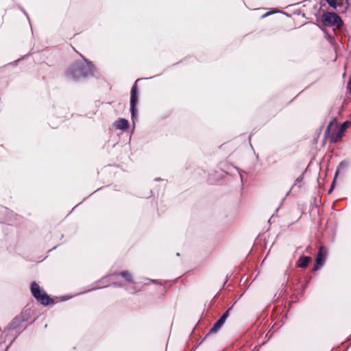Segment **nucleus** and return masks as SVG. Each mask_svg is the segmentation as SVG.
<instances>
[{
	"label": "nucleus",
	"instance_id": "obj_1",
	"mask_svg": "<svg viewBox=\"0 0 351 351\" xmlns=\"http://www.w3.org/2000/svg\"><path fill=\"white\" fill-rule=\"evenodd\" d=\"M94 65L91 62L85 60L84 62L77 61L72 64L65 72L66 78L76 81L80 78H86L93 75Z\"/></svg>",
	"mask_w": 351,
	"mask_h": 351
},
{
	"label": "nucleus",
	"instance_id": "obj_2",
	"mask_svg": "<svg viewBox=\"0 0 351 351\" xmlns=\"http://www.w3.org/2000/svg\"><path fill=\"white\" fill-rule=\"evenodd\" d=\"M30 291L34 298L42 305L47 306L53 303V300L43 289L36 282H32L30 285Z\"/></svg>",
	"mask_w": 351,
	"mask_h": 351
},
{
	"label": "nucleus",
	"instance_id": "obj_3",
	"mask_svg": "<svg viewBox=\"0 0 351 351\" xmlns=\"http://www.w3.org/2000/svg\"><path fill=\"white\" fill-rule=\"evenodd\" d=\"M153 77H145V78H139L136 80L134 84H133L131 92H130V112L132 118H134L136 114H137V109L136 108L138 102V86H137V82L139 80H148L151 79Z\"/></svg>",
	"mask_w": 351,
	"mask_h": 351
},
{
	"label": "nucleus",
	"instance_id": "obj_4",
	"mask_svg": "<svg viewBox=\"0 0 351 351\" xmlns=\"http://www.w3.org/2000/svg\"><path fill=\"white\" fill-rule=\"evenodd\" d=\"M324 25L332 27L337 25L340 27L343 23L340 16L335 12H326L322 14V17Z\"/></svg>",
	"mask_w": 351,
	"mask_h": 351
},
{
	"label": "nucleus",
	"instance_id": "obj_5",
	"mask_svg": "<svg viewBox=\"0 0 351 351\" xmlns=\"http://www.w3.org/2000/svg\"><path fill=\"white\" fill-rule=\"evenodd\" d=\"M351 125V121L346 120L343 122L337 132L332 133L330 140L332 143H337L339 141L345 134L346 130Z\"/></svg>",
	"mask_w": 351,
	"mask_h": 351
},
{
	"label": "nucleus",
	"instance_id": "obj_6",
	"mask_svg": "<svg viewBox=\"0 0 351 351\" xmlns=\"http://www.w3.org/2000/svg\"><path fill=\"white\" fill-rule=\"evenodd\" d=\"M327 256V250L325 247L321 246L319 248L316 259L315 265L313 267V271L319 270L325 263Z\"/></svg>",
	"mask_w": 351,
	"mask_h": 351
},
{
	"label": "nucleus",
	"instance_id": "obj_7",
	"mask_svg": "<svg viewBox=\"0 0 351 351\" xmlns=\"http://www.w3.org/2000/svg\"><path fill=\"white\" fill-rule=\"evenodd\" d=\"M224 324V322H222L220 319H218L213 325L211 328L209 330V332L206 335V336L202 339V342L204 341L205 339L210 335L217 333L221 328Z\"/></svg>",
	"mask_w": 351,
	"mask_h": 351
},
{
	"label": "nucleus",
	"instance_id": "obj_8",
	"mask_svg": "<svg viewBox=\"0 0 351 351\" xmlns=\"http://www.w3.org/2000/svg\"><path fill=\"white\" fill-rule=\"evenodd\" d=\"M113 125L116 129L124 131L128 128L129 122L124 118H119L114 122Z\"/></svg>",
	"mask_w": 351,
	"mask_h": 351
},
{
	"label": "nucleus",
	"instance_id": "obj_9",
	"mask_svg": "<svg viewBox=\"0 0 351 351\" xmlns=\"http://www.w3.org/2000/svg\"><path fill=\"white\" fill-rule=\"evenodd\" d=\"M311 262L310 256L302 255L296 262V266L300 268L306 269Z\"/></svg>",
	"mask_w": 351,
	"mask_h": 351
},
{
	"label": "nucleus",
	"instance_id": "obj_10",
	"mask_svg": "<svg viewBox=\"0 0 351 351\" xmlns=\"http://www.w3.org/2000/svg\"><path fill=\"white\" fill-rule=\"evenodd\" d=\"M23 323L22 320H21L20 317L16 316L12 321V322L8 325V329L10 330H13L18 328L21 324Z\"/></svg>",
	"mask_w": 351,
	"mask_h": 351
},
{
	"label": "nucleus",
	"instance_id": "obj_11",
	"mask_svg": "<svg viewBox=\"0 0 351 351\" xmlns=\"http://www.w3.org/2000/svg\"><path fill=\"white\" fill-rule=\"evenodd\" d=\"M327 3L333 9H337L339 8V11L341 12L342 8H343V3L339 2V0H325Z\"/></svg>",
	"mask_w": 351,
	"mask_h": 351
},
{
	"label": "nucleus",
	"instance_id": "obj_12",
	"mask_svg": "<svg viewBox=\"0 0 351 351\" xmlns=\"http://www.w3.org/2000/svg\"><path fill=\"white\" fill-rule=\"evenodd\" d=\"M304 173L303 172L300 176H298L295 180V182L293 184V185L292 186L291 189L287 193V195H288L291 191V190L293 189L295 186L298 187V190L300 189V188L302 187V182L304 180Z\"/></svg>",
	"mask_w": 351,
	"mask_h": 351
},
{
	"label": "nucleus",
	"instance_id": "obj_13",
	"mask_svg": "<svg viewBox=\"0 0 351 351\" xmlns=\"http://www.w3.org/2000/svg\"><path fill=\"white\" fill-rule=\"evenodd\" d=\"M119 275L122 278H123L126 282H128L129 283H132V284L134 283L133 276L130 271H128L127 270L122 271L119 273Z\"/></svg>",
	"mask_w": 351,
	"mask_h": 351
},
{
	"label": "nucleus",
	"instance_id": "obj_14",
	"mask_svg": "<svg viewBox=\"0 0 351 351\" xmlns=\"http://www.w3.org/2000/svg\"><path fill=\"white\" fill-rule=\"evenodd\" d=\"M29 311L28 310L23 311L19 315H18L19 317H20L21 320H22L23 322H26L29 318Z\"/></svg>",
	"mask_w": 351,
	"mask_h": 351
},
{
	"label": "nucleus",
	"instance_id": "obj_15",
	"mask_svg": "<svg viewBox=\"0 0 351 351\" xmlns=\"http://www.w3.org/2000/svg\"><path fill=\"white\" fill-rule=\"evenodd\" d=\"M233 306L229 307L223 314L219 318L224 323L226 322L227 318L229 317L230 311L232 310Z\"/></svg>",
	"mask_w": 351,
	"mask_h": 351
},
{
	"label": "nucleus",
	"instance_id": "obj_16",
	"mask_svg": "<svg viewBox=\"0 0 351 351\" xmlns=\"http://www.w3.org/2000/svg\"><path fill=\"white\" fill-rule=\"evenodd\" d=\"M335 123H337V119L336 118H333L328 123L326 129V131H325V136H327L330 132V129H331V127L332 125Z\"/></svg>",
	"mask_w": 351,
	"mask_h": 351
},
{
	"label": "nucleus",
	"instance_id": "obj_17",
	"mask_svg": "<svg viewBox=\"0 0 351 351\" xmlns=\"http://www.w3.org/2000/svg\"><path fill=\"white\" fill-rule=\"evenodd\" d=\"M339 2L343 3V8L341 10V12H343L346 11L351 5V0H339Z\"/></svg>",
	"mask_w": 351,
	"mask_h": 351
},
{
	"label": "nucleus",
	"instance_id": "obj_18",
	"mask_svg": "<svg viewBox=\"0 0 351 351\" xmlns=\"http://www.w3.org/2000/svg\"><path fill=\"white\" fill-rule=\"evenodd\" d=\"M347 90L348 93L351 95V75L350 76L347 83Z\"/></svg>",
	"mask_w": 351,
	"mask_h": 351
},
{
	"label": "nucleus",
	"instance_id": "obj_19",
	"mask_svg": "<svg viewBox=\"0 0 351 351\" xmlns=\"http://www.w3.org/2000/svg\"><path fill=\"white\" fill-rule=\"evenodd\" d=\"M10 344L6 347L3 345V342H0V351H7Z\"/></svg>",
	"mask_w": 351,
	"mask_h": 351
},
{
	"label": "nucleus",
	"instance_id": "obj_20",
	"mask_svg": "<svg viewBox=\"0 0 351 351\" xmlns=\"http://www.w3.org/2000/svg\"><path fill=\"white\" fill-rule=\"evenodd\" d=\"M325 38L330 42L331 43L332 41V40H334V38L329 35L328 33H325Z\"/></svg>",
	"mask_w": 351,
	"mask_h": 351
},
{
	"label": "nucleus",
	"instance_id": "obj_21",
	"mask_svg": "<svg viewBox=\"0 0 351 351\" xmlns=\"http://www.w3.org/2000/svg\"><path fill=\"white\" fill-rule=\"evenodd\" d=\"M338 173H339V170L337 169L336 173H335V178H334V180H333V181H332V182L331 184V186L330 187L332 188V189H334V186H335V182H336V177L337 176Z\"/></svg>",
	"mask_w": 351,
	"mask_h": 351
},
{
	"label": "nucleus",
	"instance_id": "obj_22",
	"mask_svg": "<svg viewBox=\"0 0 351 351\" xmlns=\"http://www.w3.org/2000/svg\"><path fill=\"white\" fill-rule=\"evenodd\" d=\"M278 12V11H276V10H273V11H272V12H266L265 14H264L263 15V18L267 17V16H269L270 14H273V13H276V12Z\"/></svg>",
	"mask_w": 351,
	"mask_h": 351
},
{
	"label": "nucleus",
	"instance_id": "obj_23",
	"mask_svg": "<svg viewBox=\"0 0 351 351\" xmlns=\"http://www.w3.org/2000/svg\"><path fill=\"white\" fill-rule=\"evenodd\" d=\"M128 291H129L130 293H135L136 291L135 290V288L132 287L131 289H126Z\"/></svg>",
	"mask_w": 351,
	"mask_h": 351
},
{
	"label": "nucleus",
	"instance_id": "obj_24",
	"mask_svg": "<svg viewBox=\"0 0 351 351\" xmlns=\"http://www.w3.org/2000/svg\"><path fill=\"white\" fill-rule=\"evenodd\" d=\"M235 169H237V171L239 173L241 181V182H243V176H242V174H241V171L239 168H237V167H235Z\"/></svg>",
	"mask_w": 351,
	"mask_h": 351
},
{
	"label": "nucleus",
	"instance_id": "obj_25",
	"mask_svg": "<svg viewBox=\"0 0 351 351\" xmlns=\"http://www.w3.org/2000/svg\"><path fill=\"white\" fill-rule=\"evenodd\" d=\"M345 165H346V162L345 161H341L339 165V167H343Z\"/></svg>",
	"mask_w": 351,
	"mask_h": 351
},
{
	"label": "nucleus",
	"instance_id": "obj_26",
	"mask_svg": "<svg viewBox=\"0 0 351 351\" xmlns=\"http://www.w3.org/2000/svg\"><path fill=\"white\" fill-rule=\"evenodd\" d=\"M202 343H203V342H202V341H200V342H199L197 346H194V347L192 348L191 351H195V350L198 348V346H199L200 344H202Z\"/></svg>",
	"mask_w": 351,
	"mask_h": 351
},
{
	"label": "nucleus",
	"instance_id": "obj_27",
	"mask_svg": "<svg viewBox=\"0 0 351 351\" xmlns=\"http://www.w3.org/2000/svg\"><path fill=\"white\" fill-rule=\"evenodd\" d=\"M104 287H106V286H103V287H94L90 289L89 291L90 290H95V289H101V288H104Z\"/></svg>",
	"mask_w": 351,
	"mask_h": 351
},
{
	"label": "nucleus",
	"instance_id": "obj_28",
	"mask_svg": "<svg viewBox=\"0 0 351 351\" xmlns=\"http://www.w3.org/2000/svg\"><path fill=\"white\" fill-rule=\"evenodd\" d=\"M113 286L114 287H122V285L120 283H114Z\"/></svg>",
	"mask_w": 351,
	"mask_h": 351
},
{
	"label": "nucleus",
	"instance_id": "obj_29",
	"mask_svg": "<svg viewBox=\"0 0 351 351\" xmlns=\"http://www.w3.org/2000/svg\"><path fill=\"white\" fill-rule=\"evenodd\" d=\"M21 10L27 16H28L27 12L23 8H21ZM27 19H29V17H27Z\"/></svg>",
	"mask_w": 351,
	"mask_h": 351
},
{
	"label": "nucleus",
	"instance_id": "obj_30",
	"mask_svg": "<svg viewBox=\"0 0 351 351\" xmlns=\"http://www.w3.org/2000/svg\"><path fill=\"white\" fill-rule=\"evenodd\" d=\"M162 180V178H156L154 179V180H155V181H160V180Z\"/></svg>",
	"mask_w": 351,
	"mask_h": 351
},
{
	"label": "nucleus",
	"instance_id": "obj_31",
	"mask_svg": "<svg viewBox=\"0 0 351 351\" xmlns=\"http://www.w3.org/2000/svg\"><path fill=\"white\" fill-rule=\"evenodd\" d=\"M333 189L332 188H330V189L328 190V193H330L332 191Z\"/></svg>",
	"mask_w": 351,
	"mask_h": 351
},
{
	"label": "nucleus",
	"instance_id": "obj_32",
	"mask_svg": "<svg viewBox=\"0 0 351 351\" xmlns=\"http://www.w3.org/2000/svg\"><path fill=\"white\" fill-rule=\"evenodd\" d=\"M152 282L156 284L158 283L156 280H152Z\"/></svg>",
	"mask_w": 351,
	"mask_h": 351
},
{
	"label": "nucleus",
	"instance_id": "obj_33",
	"mask_svg": "<svg viewBox=\"0 0 351 351\" xmlns=\"http://www.w3.org/2000/svg\"><path fill=\"white\" fill-rule=\"evenodd\" d=\"M272 217H273V215L271 217V218H270V219H269V222H270V221H271V218H272Z\"/></svg>",
	"mask_w": 351,
	"mask_h": 351
},
{
	"label": "nucleus",
	"instance_id": "obj_34",
	"mask_svg": "<svg viewBox=\"0 0 351 351\" xmlns=\"http://www.w3.org/2000/svg\"><path fill=\"white\" fill-rule=\"evenodd\" d=\"M56 248V246L53 247L51 250H54Z\"/></svg>",
	"mask_w": 351,
	"mask_h": 351
},
{
	"label": "nucleus",
	"instance_id": "obj_35",
	"mask_svg": "<svg viewBox=\"0 0 351 351\" xmlns=\"http://www.w3.org/2000/svg\"><path fill=\"white\" fill-rule=\"evenodd\" d=\"M350 338H351V336H350Z\"/></svg>",
	"mask_w": 351,
	"mask_h": 351
}]
</instances>
